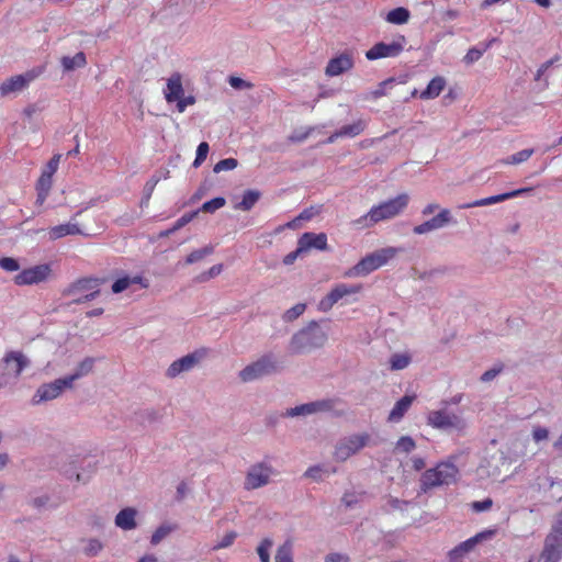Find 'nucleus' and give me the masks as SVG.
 <instances>
[{"label": "nucleus", "mask_w": 562, "mask_h": 562, "mask_svg": "<svg viewBox=\"0 0 562 562\" xmlns=\"http://www.w3.org/2000/svg\"><path fill=\"white\" fill-rule=\"evenodd\" d=\"M409 195L401 193L393 199L374 205L370 211L356 220L353 225L358 228L370 227L379 222L392 220L404 212L409 203Z\"/></svg>", "instance_id": "1"}, {"label": "nucleus", "mask_w": 562, "mask_h": 562, "mask_svg": "<svg viewBox=\"0 0 562 562\" xmlns=\"http://www.w3.org/2000/svg\"><path fill=\"white\" fill-rule=\"evenodd\" d=\"M327 340L326 333L316 322H311L306 327L293 335L289 350L292 353L301 355L321 348Z\"/></svg>", "instance_id": "2"}, {"label": "nucleus", "mask_w": 562, "mask_h": 562, "mask_svg": "<svg viewBox=\"0 0 562 562\" xmlns=\"http://www.w3.org/2000/svg\"><path fill=\"white\" fill-rule=\"evenodd\" d=\"M458 456H451L439 462L435 468L428 469L422 476L424 488H431L441 485H450L458 481L459 469L456 464Z\"/></svg>", "instance_id": "3"}, {"label": "nucleus", "mask_w": 562, "mask_h": 562, "mask_svg": "<svg viewBox=\"0 0 562 562\" xmlns=\"http://www.w3.org/2000/svg\"><path fill=\"white\" fill-rule=\"evenodd\" d=\"M362 291L361 284L336 283L330 291L319 300L317 308L319 312L327 313L336 304H352L358 302V294Z\"/></svg>", "instance_id": "4"}, {"label": "nucleus", "mask_w": 562, "mask_h": 562, "mask_svg": "<svg viewBox=\"0 0 562 562\" xmlns=\"http://www.w3.org/2000/svg\"><path fill=\"white\" fill-rule=\"evenodd\" d=\"M398 252L395 247H385L378 249L363 257L357 265L345 272V277H366L376 269L385 266Z\"/></svg>", "instance_id": "5"}, {"label": "nucleus", "mask_w": 562, "mask_h": 562, "mask_svg": "<svg viewBox=\"0 0 562 562\" xmlns=\"http://www.w3.org/2000/svg\"><path fill=\"white\" fill-rule=\"evenodd\" d=\"M162 94L168 104H175L179 113L195 103V97L187 94L183 88V77L180 72H172L167 79Z\"/></svg>", "instance_id": "6"}, {"label": "nucleus", "mask_w": 562, "mask_h": 562, "mask_svg": "<svg viewBox=\"0 0 562 562\" xmlns=\"http://www.w3.org/2000/svg\"><path fill=\"white\" fill-rule=\"evenodd\" d=\"M372 445V436L367 431L353 432L340 438L335 447L333 457L338 462H345L363 448Z\"/></svg>", "instance_id": "7"}, {"label": "nucleus", "mask_w": 562, "mask_h": 562, "mask_svg": "<svg viewBox=\"0 0 562 562\" xmlns=\"http://www.w3.org/2000/svg\"><path fill=\"white\" fill-rule=\"evenodd\" d=\"M279 475L278 470L268 460L250 464L245 473L243 487L246 491H255L272 483Z\"/></svg>", "instance_id": "8"}, {"label": "nucleus", "mask_w": 562, "mask_h": 562, "mask_svg": "<svg viewBox=\"0 0 562 562\" xmlns=\"http://www.w3.org/2000/svg\"><path fill=\"white\" fill-rule=\"evenodd\" d=\"M30 366V359L21 351L7 352L0 362V384H14L22 371Z\"/></svg>", "instance_id": "9"}, {"label": "nucleus", "mask_w": 562, "mask_h": 562, "mask_svg": "<svg viewBox=\"0 0 562 562\" xmlns=\"http://www.w3.org/2000/svg\"><path fill=\"white\" fill-rule=\"evenodd\" d=\"M427 423L436 429L454 431L460 435L464 434L469 427L468 420L462 415L443 409L429 412Z\"/></svg>", "instance_id": "10"}, {"label": "nucleus", "mask_w": 562, "mask_h": 562, "mask_svg": "<svg viewBox=\"0 0 562 562\" xmlns=\"http://www.w3.org/2000/svg\"><path fill=\"white\" fill-rule=\"evenodd\" d=\"M540 559L543 562H560L562 559V512L557 516L550 532L546 536Z\"/></svg>", "instance_id": "11"}, {"label": "nucleus", "mask_w": 562, "mask_h": 562, "mask_svg": "<svg viewBox=\"0 0 562 562\" xmlns=\"http://www.w3.org/2000/svg\"><path fill=\"white\" fill-rule=\"evenodd\" d=\"M207 350L202 348L194 350L170 363L166 370V376L176 379L183 373H188L195 369L206 357Z\"/></svg>", "instance_id": "12"}, {"label": "nucleus", "mask_w": 562, "mask_h": 562, "mask_svg": "<svg viewBox=\"0 0 562 562\" xmlns=\"http://www.w3.org/2000/svg\"><path fill=\"white\" fill-rule=\"evenodd\" d=\"M99 285L98 279H81L72 283L65 293L71 303L80 304L93 300L100 292Z\"/></svg>", "instance_id": "13"}, {"label": "nucleus", "mask_w": 562, "mask_h": 562, "mask_svg": "<svg viewBox=\"0 0 562 562\" xmlns=\"http://www.w3.org/2000/svg\"><path fill=\"white\" fill-rule=\"evenodd\" d=\"M72 385L66 376L56 379L52 382L40 385L33 396V404H41L43 402L53 401L59 397L66 389H71Z\"/></svg>", "instance_id": "14"}, {"label": "nucleus", "mask_w": 562, "mask_h": 562, "mask_svg": "<svg viewBox=\"0 0 562 562\" xmlns=\"http://www.w3.org/2000/svg\"><path fill=\"white\" fill-rule=\"evenodd\" d=\"M274 370V361L270 356H263L255 362L246 366L239 372V379L243 382H251L258 380Z\"/></svg>", "instance_id": "15"}, {"label": "nucleus", "mask_w": 562, "mask_h": 562, "mask_svg": "<svg viewBox=\"0 0 562 562\" xmlns=\"http://www.w3.org/2000/svg\"><path fill=\"white\" fill-rule=\"evenodd\" d=\"M50 273L48 265H38L22 270L14 277V283L18 285H31L45 281Z\"/></svg>", "instance_id": "16"}, {"label": "nucleus", "mask_w": 562, "mask_h": 562, "mask_svg": "<svg viewBox=\"0 0 562 562\" xmlns=\"http://www.w3.org/2000/svg\"><path fill=\"white\" fill-rule=\"evenodd\" d=\"M494 535V530H484L476 533L475 536L469 538L468 540L461 542L459 546L452 549L449 553L450 559L457 561L463 558L465 554L471 552L479 543L492 539Z\"/></svg>", "instance_id": "17"}, {"label": "nucleus", "mask_w": 562, "mask_h": 562, "mask_svg": "<svg viewBox=\"0 0 562 562\" xmlns=\"http://www.w3.org/2000/svg\"><path fill=\"white\" fill-rule=\"evenodd\" d=\"M334 407V401L331 400H322L311 403H305L302 405H297L295 407H291L286 409L285 416L289 417H297V416H308L319 412H327Z\"/></svg>", "instance_id": "18"}, {"label": "nucleus", "mask_w": 562, "mask_h": 562, "mask_svg": "<svg viewBox=\"0 0 562 562\" xmlns=\"http://www.w3.org/2000/svg\"><path fill=\"white\" fill-rule=\"evenodd\" d=\"M34 78L35 75L33 72H26L4 80L0 85V97L16 94L23 91Z\"/></svg>", "instance_id": "19"}, {"label": "nucleus", "mask_w": 562, "mask_h": 562, "mask_svg": "<svg viewBox=\"0 0 562 562\" xmlns=\"http://www.w3.org/2000/svg\"><path fill=\"white\" fill-rule=\"evenodd\" d=\"M355 65V57L352 52H344L336 57L331 58L325 69L328 77H337L348 70Z\"/></svg>", "instance_id": "20"}, {"label": "nucleus", "mask_w": 562, "mask_h": 562, "mask_svg": "<svg viewBox=\"0 0 562 562\" xmlns=\"http://www.w3.org/2000/svg\"><path fill=\"white\" fill-rule=\"evenodd\" d=\"M451 222V213L448 209H442L432 218L414 227V233L417 235L428 234L432 231L441 229Z\"/></svg>", "instance_id": "21"}, {"label": "nucleus", "mask_w": 562, "mask_h": 562, "mask_svg": "<svg viewBox=\"0 0 562 562\" xmlns=\"http://www.w3.org/2000/svg\"><path fill=\"white\" fill-rule=\"evenodd\" d=\"M403 50V45L398 42L378 43L366 53L369 60H375L385 57H395Z\"/></svg>", "instance_id": "22"}, {"label": "nucleus", "mask_w": 562, "mask_h": 562, "mask_svg": "<svg viewBox=\"0 0 562 562\" xmlns=\"http://www.w3.org/2000/svg\"><path fill=\"white\" fill-rule=\"evenodd\" d=\"M299 251H307L312 248L325 250L327 248V236L324 233H304L299 238Z\"/></svg>", "instance_id": "23"}, {"label": "nucleus", "mask_w": 562, "mask_h": 562, "mask_svg": "<svg viewBox=\"0 0 562 562\" xmlns=\"http://www.w3.org/2000/svg\"><path fill=\"white\" fill-rule=\"evenodd\" d=\"M137 516L138 512L134 507H125L121 509L115 518V526L123 531H131L137 528Z\"/></svg>", "instance_id": "24"}, {"label": "nucleus", "mask_w": 562, "mask_h": 562, "mask_svg": "<svg viewBox=\"0 0 562 562\" xmlns=\"http://www.w3.org/2000/svg\"><path fill=\"white\" fill-rule=\"evenodd\" d=\"M136 285L140 289H146L148 288V281L140 276H124L112 284V292L121 293L125 290H134Z\"/></svg>", "instance_id": "25"}, {"label": "nucleus", "mask_w": 562, "mask_h": 562, "mask_svg": "<svg viewBox=\"0 0 562 562\" xmlns=\"http://www.w3.org/2000/svg\"><path fill=\"white\" fill-rule=\"evenodd\" d=\"M415 400V395H405L402 398H400L391 409L387 420L390 423H398L402 420L404 415L408 412L411 408L413 402Z\"/></svg>", "instance_id": "26"}, {"label": "nucleus", "mask_w": 562, "mask_h": 562, "mask_svg": "<svg viewBox=\"0 0 562 562\" xmlns=\"http://www.w3.org/2000/svg\"><path fill=\"white\" fill-rule=\"evenodd\" d=\"M47 234H48L49 240H57L65 236L79 235V234H81V229H80L78 223L68 222L65 224H59V225L50 227L48 229Z\"/></svg>", "instance_id": "27"}, {"label": "nucleus", "mask_w": 562, "mask_h": 562, "mask_svg": "<svg viewBox=\"0 0 562 562\" xmlns=\"http://www.w3.org/2000/svg\"><path fill=\"white\" fill-rule=\"evenodd\" d=\"M446 87V79L443 77H435L430 80L427 88L420 93L424 100L437 98Z\"/></svg>", "instance_id": "28"}, {"label": "nucleus", "mask_w": 562, "mask_h": 562, "mask_svg": "<svg viewBox=\"0 0 562 562\" xmlns=\"http://www.w3.org/2000/svg\"><path fill=\"white\" fill-rule=\"evenodd\" d=\"M94 367L93 358H86L75 368L74 372L69 375H66L70 384L72 385L75 381L88 375Z\"/></svg>", "instance_id": "29"}, {"label": "nucleus", "mask_w": 562, "mask_h": 562, "mask_svg": "<svg viewBox=\"0 0 562 562\" xmlns=\"http://www.w3.org/2000/svg\"><path fill=\"white\" fill-rule=\"evenodd\" d=\"M64 71H72L82 68L87 64L86 55L82 52L77 53L75 56H64L60 59Z\"/></svg>", "instance_id": "30"}, {"label": "nucleus", "mask_w": 562, "mask_h": 562, "mask_svg": "<svg viewBox=\"0 0 562 562\" xmlns=\"http://www.w3.org/2000/svg\"><path fill=\"white\" fill-rule=\"evenodd\" d=\"M412 362V355L408 351L395 352L389 359L390 369L400 371L406 369Z\"/></svg>", "instance_id": "31"}, {"label": "nucleus", "mask_w": 562, "mask_h": 562, "mask_svg": "<svg viewBox=\"0 0 562 562\" xmlns=\"http://www.w3.org/2000/svg\"><path fill=\"white\" fill-rule=\"evenodd\" d=\"M52 183H53L52 177L45 176L43 173L41 175V177L37 181V184H36V190H37L36 203L37 204L42 205L45 202V200L47 199V196L49 194Z\"/></svg>", "instance_id": "32"}, {"label": "nucleus", "mask_w": 562, "mask_h": 562, "mask_svg": "<svg viewBox=\"0 0 562 562\" xmlns=\"http://www.w3.org/2000/svg\"><path fill=\"white\" fill-rule=\"evenodd\" d=\"M260 198L259 191L247 190L239 202L234 204V209L241 211H249L258 202Z\"/></svg>", "instance_id": "33"}, {"label": "nucleus", "mask_w": 562, "mask_h": 562, "mask_svg": "<svg viewBox=\"0 0 562 562\" xmlns=\"http://www.w3.org/2000/svg\"><path fill=\"white\" fill-rule=\"evenodd\" d=\"M362 131H363V123L361 121H358L356 123H352V124L341 127L338 132H336L328 138L327 143H334L337 137H341V136H349V137L357 136Z\"/></svg>", "instance_id": "34"}, {"label": "nucleus", "mask_w": 562, "mask_h": 562, "mask_svg": "<svg viewBox=\"0 0 562 562\" xmlns=\"http://www.w3.org/2000/svg\"><path fill=\"white\" fill-rule=\"evenodd\" d=\"M506 200H508L507 192L497 194V195H492L488 198L479 199V200L462 204L460 207L461 209H471V207H479V206H487V205L496 204L499 202H504Z\"/></svg>", "instance_id": "35"}, {"label": "nucleus", "mask_w": 562, "mask_h": 562, "mask_svg": "<svg viewBox=\"0 0 562 562\" xmlns=\"http://www.w3.org/2000/svg\"><path fill=\"white\" fill-rule=\"evenodd\" d=\"M409 19V11L405 8L391 10L386 15V21L392 24H404Z\"/></svg>", "instance_id": "36"}, {"label": "nucleus", "mask_w": 562, "mask_h": 562, "mask_svg": "<svg viewBox=\"0 0 562 562\" xmlns=\"http://www.w3.org/2000/svg\"><path fill=\"white\" fill-rule=\"evenodd\" d=\"M273 547V541L270 538L262 539L256 551L260 559V562H270L271 561V549Z\"/></svg>", "instance_id": "37"}, {"label": "nucleus", "mask_w": 562, "mask_h": 562, "mask_svg": "<svg viewBox=\"0 0 562 562\" xmlns=\"http://www.w3.org/2000/svg\"><path fill=\"white\" fill-rule=\"evenodd\" d=\"M175 530V526L170 524L160 525L151 535L150 543L153 546L159 544L165 538H167Z\"/></svg>", "instance_id": "38"}, {"label": "nucleus", "mask_w": 562, "mask_h": 562, "mask_svg": "<svg viewBox=\"0 0 562 562\" xmlns=\"http://www.w3.org/2000/svg\"><path fill=\"white\" fill-rule=\"evenodd\" d=\"M198 215V211L183 214L180 218L176 221L173 226L160 234L162 237H168L169 235L173 234L175 232L179 231L187 224H189L195 216Z\"/></svg>", "instance_id": "39"}, {"label": "nucleus", "mask_w": 562, "mask_h": 562, "mask_svg": "<svg viewBox=\"0 0 562 562\" xmlns=\"http://www.w3.org/2000/svg\"><path fill=\"white\" fill-rule=\"evenodd\" d=\"M533 154V149H522L516 154H513L503 160L506 165H519L527 161Z\"/></svg>", "instance_id": "40"}, {"label": "nucleus", "mask_w": 562, "mask_h": 562, "mask_svg": "<svg viewBox=\"0 0 562 562\" xmlns=\"http://www.w3.org/2000/svg\"><path fill=\"white\" fill-rule=\"evenodd\" d=\"M276 562H293L292 543L286 541L279 547L276 554Z\"/></svg>", "instance_id": "41"}, {"label": "nucleus", "mask_w": 562, "mask_h": 562, "mask_svg": "<svg viewBox=\"0 0 562 562\" xmlns=\"http://www.w3.org/2000/svg\"><path fill=\"white\" fill-rule=\"evenodd\" d=\"M103 549V543L95 538L88 539L83 547V553L89 557L98 555Z\"/></svg>", "instance_id": "42"}, {"label": "nucleus", "mask_w": 562, "mask_h": 562, "mask_svg": "<svg viewBox=\"0 0 562 562\" xmlns=\"http://www.w3.org/2000/svg\"><path fill=\"white\" fill-rule=\"evenodd\" d=\"M416 448V443L414 439L409 436H402L395 445V450L397 452L408 453Z\"/></svg>", "instance_id": "43"}, {"label": "nucleus", "mask_w": 562, "mask_h": 562, "mask_svg": "<svg viewBox=\"0 0 562 562\" xmlns=\"http://www.w3.org/2000/svg\"><path fill=\"white\" fill-rule=\"evenodd\" d=\"M237 536V532L234 530L227 531L217 540L213 547V550H221L231 547L235 542Z\"/></svg>", "instance_id": "44"}, {"label": "nucleus", "mask_w": 562, "mask_h": 562, "mask_svg": "<svg viewBox=\"0 0 562 562\" xmlns=\"http://www.w3.org/2000/svg\"><path fill=\"white\" fill-rule=\"evenodd\" d=\"M212 252H213L212 246L203 247L201 249L194 250L191 254H189V256L186 259V262L188 265H192L194 262L202 260L204 257L211 255Z\"/></svg>", "instance_id": "45"}, {"label": "nucleus", "mask_w": 562, "mask_h": 562, "mask_svg": "<svg viewBox=\"0 0 562 562\" xmlns=\"http://www.w3.org/2000/svg\"><path fill=\"white\" fill-rule=\"evenodd\" d=\"M306 308V305L304 303H297L283 314V319L285 322H292L300 317Z\"/></svg>", "instance_id": "46"}, {"label": "nucleus", "mask_w": 562, "mask_h": 562, "mask_svg": "<svg viewBox=\"0 0 562 562\" xmlns=\"http://www.w3.org/2000/svg\"><path fill=\"white\" fill-rule=\"evenodd\" d=\"M225 203H226V201L224 198H222V196L214 198L210 201L204 202L201 206V211L206 212V213H213L216 210L223 207L225 205Z\"/></svg>", "instance_id": "47"}, {"label": "nucleus", "mask_w": 562, "mask_h": 562, "mask_svg": "<svg viewBox=\"0 0 562 562\" xmlns=\"http://www.w3.org/2000/svg\"><path fill=\"white\" fill-rule=\"evenodd\" d=\"M222 271H223V265L222 263L214 265L207 271H204V272L200 273L196 277V281L198 282H206V281L217 277L218 274H221Z\"/></svg>", "instance_id": "48"}, {"label": "nucleus", "mask_w": 562, "mask_h": 562, "mask_svg": "<svg viewBox=\"0 0 562 562\" xmlns=\"http://www.w3.org/2000/svg\"><path fill=\"white\" fill-rule=\"evenodd\" d=\"M238 165L235 158H225L220 160L213 168V171L218 173L222 171L234 170Z\"/></svg>", "instance_id": "49"}, {"label": "nucleus", "mask_w": 562, "mask_h": 562, "mask_svg": "<svg viewBox=\"0 0 562 562\" xmlns=\"http://www.w3.org/2000/svg\"><path fill=\"white\" fill-rule=\"evenodd\" d=\"M209 150H210L209 144L205 143V142H202L198 146V148H196V156H195V159L193 161V167L194 168H198V167H200L203 164V161L206 159Z\"/></svg>", "instance_id": "50"}, {"label": "nucleus", "mask_w": 562, "mask_h": 562, "mask_svg": "<svg viewBox=\"0 0 562 562\" xmlns=\"http://www.w3.org/2000/svg\"><path fill=\"white\" fill-rule=\"evenodd\" d=\"M0 268L8 272H14L20 269V263L14 258L3 257V258H0Z\"/></svg>", "instance_id": "51"}, {"label": "nucleus", "mask_w": 562, "mask_h": 562, "mask_svg": "<svg viewBox=\"0 0 562 562\" xmlns=\"http://www.w3.org/2000/svg\"><path fill=\"white\" fill-rule=\"evenodd\" d=\"M60 155H54L52 159L47 162V165L44 167L42 173L45 176H49L53 178L54 173L57 171L59 161H60Z\"/></svg>", "instance_id": "52"}, {"label": "nucleus", "mask_w": 562, "mask_h": 562, "mask_svg": "<svg viewBox=\"0 0 562 562\" xmlns=\"http://www.w3.org/2000/svg\"><path fill=\"white\" fill-rule=\"evenodd\" d=\"M325 474L326 471L321 465L311 467L304 473L306 477H310L314 481H322Z\"/></svg>", "instance_id": "53"}, {"label": "nucleus", "mask_w": 562, "mask_h": 562, "mask_svg": "<svg viewBox=\"0 0 562 562\" xmlns=\"http://www.w3.org/2000/svg\"><path fill=\"white\" fill-rule=\"evenodd\" d=\"M483 53H484L483 49H479L476 47L470 48L468 50V53L465 54L463 60L465 64L471 65V64L477 61L482 57Z\"/></svg>", "instance_id": "54"}, {"label": "nucleus", "mask_w": 562, "mask_h": 562, "mask_svg": "<svg viewBox=\"0 0 562 562\" xmlns=\"http://www.w3.org/2000/svg\"><path fill=\"white\" fill-rule=\"evenodd\" d=\"M502 370H503L502 366L493 367L492 369L485 371L481 375V381L482 382H491V381H493L502 372Z\"/></svg>", "instance_id": "55"}, {"label": "nucleus", "mask_w": 562, "mask_h": 562, "mask_svg": "<svg viewBox=\"0 0 562 562\" xmlns=\"http://www.w3.org/2000/svg\"><path fill=\"white\" fill-rule=\"evenodd\" d=\"M324 562H349V558L342 553L331 552L325 557Z\"/></svg>", "instance_id": "56"}, {"label": "nucleus", "mask_w": 562, "mask_h": 562, "mask_svg": "<svg viewBox=\"0 0 562 562\" xmlns=\"http://www.w3.org/2000/svg\"><path fill=\"white\" fill-rule=\"evenodd\" d=\"M549 436V431L544 427H536L532 431V437L536 442L546 440Z\"/></svg>", "instance_id": "57"}, {"label": "nucleus", "mask_w": 562, "mask_h": 562, "mask_svg": "<svg viewBox=\"0 0 562 562\" xmlns=\"http://www.w3.org/2000/svg\"><path fill=\"white\" fill-rule=\"evenodd\" d=\"M492 499L491 498H486V499H483L481 502H474L472 504V508L475 510V512H485L487 509H490L492 507Z\"/></svg>", "instance_id": "58"}, {"label": "nucleus", "mask_w": 562, "mask_h": 562, "mask_svg": "<svg viewBox=\"0 0 562 562\" xmlns=\"http://www.w3.org/2000/svg\"><path fill=\"white\" fill-rule=\"evenodd\" d=\"M229 85L235 89H244V88L249 87L248 82H246L244 79L238 78V77H231Z\"/></svg>", "instance_id": "59"}, {"label": "nucleus", "mask_w": 562, "mask_h": 562, "mask_svg": "<svg viewBox=\"0 0 562 562\" xmlns=\"http://www.w3.org/2000/svg\"><path fill=\"white\" fill-rule=\"evenodd\" d=\"M459 16V11L454 9H448L443 12L442 19L445 21H452L456 20Z\"/></svg>", "instance_id": "60"}, {"label": "nucleus", "mask_w": 562, "mask_h": 562, "mask_svg": "<svg viewBox=\"0 0 562 562\" xmlns=\"http://www.w3.org/2000/svg\"><path fill=\"white\" fill-rule=\"evenodd\" d=\"M531 190H532L531 188H520V189L507 192L508 199L516 198V196H519L522 194H527V193L531 192Z\"/></svg>", "instance_id": "61"}, {"label": "nucleus", "mask_w": 562, "mask_h": 562, "mask_svg": "<svg viewBox=\"0 0 562 562\" xmlns=\"http://www.w3.org/2000/svg\"><path fill=\"white\" fill-rule=\"evenodd\" d=\"M301 252L297 248L295 251L288 254L283 259L284 265H292Z\"/></svg>", "instance_id": "62"}, {"label": "nucleus", "mask_w": 562, "mask_h": 562, "mask_svg": "<svg viewBox=\"0 0 562 562\" xmlns=\"http://www.w3.org/2000/svg\"><path fill=\"white\" fill-rule=\"evenodd\" d=\"M390 505L394 509L403 510L404 507H406L408 505V503L407 502H402V501L396 499V498H392V499H390Z\"/></svg>", "instance_id": "63"}, {"label": "nucleus", "mask_w": 562, "mask_h": 562, "mask_svg": "<svg viewBox=\"0 0 562 562\" xmlns=\"http://www.w3.org/2000/svg\"><path fill=\"white\" fill-rule=\"evenodd\" d=\"M356 502L357 499L353 493H346L342 497V503L348 507L353 505Z\"/></svg>", "instance_id": "64"}]
</instances>
